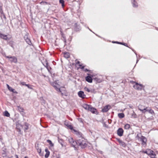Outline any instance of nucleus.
Returning a JSON list of instances; mask_svg holds the SVG:
<instances>
[{"instance_id":"nucleus-7","label":"nucleus","mask_w":158,"mask_h":158,"mask_svg":"<svg viewBox=\"0 0 158 158\" xmlns=\"http://www.w3.org/2000/svg\"><path fill=\"white\" fill-rule=\"evenodd\" d=\"M79 96L82 98H84L85 97V95L84 94V92L82 91H80L78 93Z\"/></svg>"},{"instance_id":"nucleus-15","label":"nucleus","mask_w":158,"mask_h":158,"mask_svg":"<svg viewBox=\"0 0 158 158\" xmlns=\"http://www.w3.org/2000/svg\"><path fill=\"white\" fill-rule=\"evenodd\" d=\"M118 141L119 143L123 147H125L126 146V144L125 143L123 142L122 140L119 139L118 140Z\"/></svg>"},{"instance_id":"nucleus-1","label":"nucleus","mask_w":158,"mask_h":158,"mask_svg":"<svg viewBox=\"0 0 158 158\" xmlns=\"http://www.w3.org/2000/svg\"><path fill=\"white\" fill-rule=\"evenodd\" d=\"M78 146H80L82 148H85L87 145L85 139L82 137L77 140Z\"/></svg>"},{"instance_id":"nucleus-54","label":"nucleus","mask_w":158,"mask_h":158,"mask_svg":"<svg viewBox=\"0 0 158 158\" xmlns=\"http://www.w3.org/2000/svg\"><path fill=\"white\" fill-rule=\"evenodd\" d=\"M138 61V60H137L136 63H137V62Z\"/></svg>"},{"instance_id":"nucleus-48","label":"nucleus","mask_w":158,"mask_h":158,"mask_svg":"<svg viewBox=\"0 0 158 158\" xmlns=\"http://www.w3.org/2000/svg\"><path fill=\"white\" fill-rule=\"evenodd\" d=\"M11 46L12 47V48H14V46L13 45V44H12V45H11Z\"/></svg>"},{"instance_id":"nucleus-22","label":"nucleus","mask_w":158,"mask_h":158,"mask_svg":"<svg viewBox=\"0 0 158 158\" xmlns=\"http://www.w3.org/2000/svg\"><path fill=\"white\" fill-rule=\"evenodd\" d=\"M68 141H69V142L72 145V144H73V142L74 141V140H73V138H70L68 139Z\"/></svg>"},{"instance_id":"nucleus-3","label":"nucleus","mask_w":158,"mask_h":158,"mask_svg":"<svg viewBox=\"0 0 158 158\" xmlns=\"http://www.w3.org/2000/svg\"><path fill=\"white\" fill-rule=\"evenodd\" d=\"M16 126L17 131L19 133V134H21L22 133H21V128H22V126L18 122H17L16 123Z\"/></svg>"},{"instance_id":"nucleus-16","label":"nucleus","mask_w":158,"mask_h":158,"mask_svg":"<svg viewBox=\"0 0 158 158\" xmlns=\"http://www.w3.org/2000/svg\"><path fill=\"white\" fill-rule=\"evenodd\" d=\"M36 148L38 152L39 153L40 156H43V154L41 153V148H39L38 145L37 146H36Z\"/></svg>"},{"instance_id":"nucleus-38","label":"nucleus","mask_w":158,"mask_h":158,"mask_svg":"<svg viewBox=\"0 0 158 158\" xmlns=\"http://www.w3.org/2000/svg\"><path fill=\"white\" fill-rule=\"evenodd\" d=\"M25 85L27 87L30 89H32V88L31 85H29L28 84H25Z\"/></svg>"},{"instance_id":"nucleus-9","label":"nucleus","mask_w":158,"mask_h":158,"mask_svg":"<svg viewBox=\"0 0 158 158\" xmlns=\"http://www.w3.org/2000/svg\"><path fill=\"white\" fill-rule=\"evenodd\" d=\"M82 106V107L84 109H94V108L92 107L91 105H89L86 104H83Z\"/></svg>"},{"instance_id":"nucleus-30","label":"nucleus","mask_w":158,"mask_h":158,"mask_svg":"<svg viewBox=\"0 0 158 158\" xmlns=\"http://www.w3.org/2000/svg\"><path fill=\"white\" fill-rule=\"evenodd\" d=\"M4 115L6 117H9L10 114L7 111H6L4 112Z\"/></svg>"},{"instance_id":"nucleus-32","label":"nucleus","mask_w":158,"mask_h":158,"mask_svg":"<svg viewBox=\"0 0 158 158\" xmlns=\"http://www.w3.org/2000/svg\"><path fill=\"white\" fill-rule=\"evenodd\" d=\"M131 117L133 118H136L137 117V115L134 112H133V113L132 114Z\"/></svg>"},{"instance_id":"nucleus-25","label":"nucleus","mask_w":158,"mask_h":158,"mask_svg":"<svg viewBox=\"0 0 158 158\" xmlns=\"http://www.w3.org/2000/svg\"><path fill=\"white\" fill-rule=\"evenodd\" d=\"M130 127V125L128 124H126L124 127V129H129Z\"/></svg>"},{"instance_id":"nucleus-43","label":"nucleus","mask_w":158,"mask_h":158,"mask_svg":"<svg viewBox=\"0 0 158 158\" xmlns=\"http://www.w3.org/2000/svg\"><path fill=\"white\" fill-rule=\"evenodd\" d=\"M6 85L7 86L8 89L9 90H10V86H9V85L8 84H7Z\"/></svg>"},{"instance_id":"nucleus-37","label":"nucleus","mask_w":158,"mask_h":158,"mask_svg":"<svg viewBox=\"0 0 158 158\" xmlns=\"http://www.w3.org/2000/svg\"><path fill=\"white\" fill-rule=\"evenodd\" d=\"M56 84H54L53 83L52 85L55 88V89L57 90H59V91H60V89L59 88H57V86L55 85H56Z\"/></svg>"},{"instance_id":"nucleus-21","label":"nucleus","mask_w":158,"mask_h":158,"mask_svg":"<svg viewBox=\"0 0 158 158\" xmlns=\"http://www.w3.org/2000/svg\"><path fill=\"white\" fill-rule=\"evenodd\" d=\"M118 116L120 118H122L124 117V114L123 113H119L118 114Z\"/></svg>"},{"instance_id":"nucleus-36","label":"nucleus","mask_w":158,"mask_h":158,"mask_svg":"<svg viewBox=\"0 0 158 158\" xmlns=\"http://www.w3.org/2000/svg\"><path fill=\"white\" fill-rule=\"evenodd\" d=\"M10 91L12 92L13 93L16 94L17 93L16 91L14 89H12L10 88Z\"/></svg>"},{"instance_id":"nucleus-50","label":"nucleus","mask_w":158,"mask_h":158,"mask_svg":"<svg viewBox=\"0 0 158 158\" xmlns=\"http://www.w3.org/2000/svg\"><path fill=\"white\" fill-rule=\"evenodd\" d=\"M24 158H28L27 157V156H25L24 157Z\"/></svg>"},{"instance_id":"nucleus-12","label":"nucleus","mask_w":158,"mask_h":158,"mask_svg":"<svg viewBox=\"0 0 158 158\" xmlns=\"http://www.w3.org/2000/svg\"><path fill=\"white\" fill-rule=\"evenodd\" d=\"M30 124L26 123H24V130L25 132H26V130L28 129Z\"/></svg>"},{"instance_id":"nucleus-27","label":"nucleus","mask_w":158,"mask_h":158,"mask_svg":"<svg viewBox=\"0 0 158 158\" xmlns=\"http://www.w3.org/2000/svg\"><path fill=\"white\" fill-rule=\"evenodd\" d=\"M47 142L50 145L51 147H53L54 146V144L52 143V142L51 140H47Z\"/></svg>"},{"instance_id":"nucleus-40","label":"nucleus","mask_w":158,"mask_h":158,"mask_svg":"<svg viewBox=\"0 0 158 158\" xmlns=\"http://www.w3.org/2000/svg\"><path fill=\"white\" fill-rule=\"evenodd\" d=\"M114 43H118L119 44H122L124 45H125V46H126V44L125 43H120V42H114Z\"/></svg>"},{"instance_id":"nucleus-10","label":"nucleus","mask_w":158,"mask_h":158,"mask_svg":"<svg viewBox=\"0 0 158 158\" xmlns=\"http://www.w3.org/2000/svg\"><path fill=\"white\" fill-rule=\"evenodd\" d=\"M88 111H90L93 114H98L97 109H87Z\"/></svg>"},{"instance_id":"nucleus-11","label":"nucleus","mask_w":158,"mask_h":158,"mask_svg":"<svg viewBox=\"0 0 158 158\" xmlns=\"http://www.w3.org/2000/svg\"><path fill=\"white\" fill-rule=\"evenodd\" d=\"M58 139L59 143L61 145L62 147H63L64 146V140L61 138L59 137H58Z\"/></svg>"},{"instance_id":"nucleus-26","label":"nucleus","mask_w":158,"mask_h":158,"mask_svg":"<svg viewBox=\"0 0 158 158\" xmlns=\"http://www.w3.org/2000/svg\"><path fill=\"white\" fill-rule=\"evenodd\" d=\"M132 4L133 7H136L137 6V3L135 2V0H133V1H132Z\"/></svg>"},{"instance_id":"nucleus-18","label":"nucleus","mask_w":158,"mask_h":158,"mask_svg":"<svg viewBox=\"0 0 158 158\" xmlns=\"http://www.w3.org/2000/svg\"><path fill=\"white\" fill-rule=\"evenodd\" d=\"M0 37L2 38L3 39L5 40H6L7 39V37L6 35L3 34L1 33L0 32Z\"/></svg>"},{"instance_id":"nucleus-14","label":"nucleus","mask_w":158,"mask_h":158,"mask_svg":"<svg viewBox=\"0 0 158 158\" xmlns=\"http://www.w3.org/2000/svg\"><path fill=\"white\" fill-rule=\"evenodd\" d=\"M45 151L46 152V153L45 154V158H48L49 156L50 152L47 148L45 149Z\"/></svg>"},{"instance_id":"nucleus-42","label":"nucleus","mask_w":158,"mask_h":158,"mask_svg":"<svg viewBox=\"0 0 158 158\" xmlns=\"http://www.w3.org/2000/svg\"><path fill=\"white\" fill-rule=\"evenodd\" d=\"M143 152L144 153H146L148 154V151H143Z\"/></svg>"},{"instance_id":"nucleus-45","label":"nucleus","mask_w":158,"mask_h":158,"mask_svg":"<svg viewBox=\"0 0 158 158\" xmlns=\"http://www.w3.org/2000/svg\"><path fill=\"white\" fill-rule=\"evenodd\" d=\"M27 38H28L27 37V36H25L24 37V38L25 39H25H26Z\"/></svg>"},{"instance_id":"nucleus-49","label":"nucleus","mask_w":158,"mask_h":158,"mask_svg":"<svg viewBox=\"0 0 158 158\" xmlns=\"http://www.w3.org/2000/svg\"><path fill=\"white\" fill-rule=\"evenodd\" d=\"M88 71V70L87 69H85V71Z\"/></svg>"},{"instance_id":"nucleus-23","label":"nucleus","mask_w":158,"mask_h":158,"mask_svg":"<svg viewBox=\"0 0 158 158\" xmlns=\"http://www.w3.org/2000/svg\"><path fill=\"white\" fill-rule=\"evenodd\" d=\"M154 152L152 150H149L148 151V153L147 155L150 156L152 154V153H153Z\"/></svg>"},{"instance_id":"nucleus-29","label":"nucleus","mask_w":158,"mask_h":158,"mask_svg":"<svg viewBox=\"0 0 158 158\" xmlns=\"http://www.w3.org/2000/svg\"><path fill=\"white\" fill-rule=\"evenodd\" d=\"M59 2L61 4L62 7H64V1L63 0H60Z\"/></svg>"},{"instance_id":"nucleus-47","label":"nucleus","mask_w":158,"mask_h":158,"mask_svg":"<svg viewBox=\"0 0 158 158\" xmlns=\"http://www.w3.org/2000/svg\"><path fill=\"white\" fill-rule=\"evenodd\" d=\"M15 156H16V158H19L18 156L17 155H15Z\"/></svg>"},{"instance_id":"nucleus-6","label":"nucleus","mask_w":158,"mask_h":158,"mask_svg":"<svg viewBox=\"0 0 158 158\" xmlns=\"http://www.w3.org/2000/svg\"><path fill=\"white\" fill-rule=\"evenodd\" d=\"M139 110L141 111L142 113H145L146 112H149L151 114L154 113V111L152 109H150L148 110H147V109H139Z\"/></svg>"},{"instance_id":"nucleus-24","label":"nucleus","mask_w":158,"mask_h":158,"mask_svg":"<svg viewBox=\"0 0 158 158\" xmlns=\"http://www.w3.org/2000/svg\"><path fill=\"white\" fill-rule=\"evenodd\" d=\"M64 56L66 58H68L69 57V53H64Z\"/></svg>"},{"instance_id":"nucleus-33","label":"nucleus","mask_w":158,"mask_h":158,"mask_svg":"<svg viewBox=\"0 0 158 158\" xmlns=\"http://www.w3.org/2000/svg\"><path fill=\"white\" fill-rule=\"evenodd\" d=\"M67 126L68 127V128H69V129H71V130H72L73 131V129H73V127L71 125H67Z\"/></svg>"},{"instance_id":"nucleus-20","label":"nucleus","mask_w":158,"mask_h":158,"mask_svg":"<svg viewBox=\"0 0 158 158\" xmlns=\"http://www.w3.org/2000/svg\"><path fill=\"white\" fill-rule=\"evenodd\" d=\"M20 114L23 116L25 115L24 109H18Z\"/></svg>"},{"instance_id":"nucleus-13","label":"nucleus","mask_w":158,"mask_h":158,"mask_svg":"<svg viewBox=\"0 0 158 158\" xmlns=\"http://www.w3.org/2000/svg\"><path fill=\"white\" fill-rule=\"evenodd\" d=\"M85 80L87 82L91 83L92 82V79L91 77L89 76L86 77L85 78Z\"/></svg>"},{"instance_id":"nucleus-35","label":"nucleus","mask_w":158,"mask_h":158,"mask_svg":"<svg viewBox=\"0 0 158 158\" xmlns=\"http://www.w3.org/2000/svg\"><path fill=\"white\" fill-rule=\"evenodd\" d=\"M84 89L85 91H87L88 92H92V91L91 90H90L89 89H88L87 87H85L84 88Z\"/></svg>"},{"instance_id":"nucleus-2","label":"nucleus","mask_w":158,"mask_h":158,"mask_svg":"<svg viewBox=\"0 0 158 158\" xmlns=\"http://www.w3.org/2000/svg\"><path fill=\"white\" fill-rule=\"evenodd\" d=\"M143 86L142 85L139 84L137 83H136L135 84L133 85L134 88L138 90L142 89Z\"/></svg>"},{"instance_id":"nucleus-46","label":"nucleus","mask_w":158,"mask_h":158,"mask_svg":"<svg viewBox=\"0 0 158 158\" xmlns=\"http://www.w3.org/2000/svg\"><path fill=\"white\" fill-rule=\"evenodd\" d=\"M76 63L77 64H79L80 63V62L79 61H77V62H76Z\"/></svg>"},{"instance_id":"nucleus-44","label":"nucleus","mask_w":158,"mask_h":158,"mask_svg":"<svg viewBox=\"0 0 158 158\" xmlns=\"http://www.w3.org/2000/svg\"><path fill=\"white\" fill-rule=\"evenodd\" d=\"M21 84H22V85H25V82H22L21 83Z\"/></svg>"},{"instance_id":"nucleus-19","label":"nucleus","mask_w":158,"mask_h":158,"mask_svg":"<svg viewBox=\"0 0 158 158\" xmlns=\"http://www.w3.org/2000/svg\"><path fill=\"white\" fill-rule=\"evenodd\" d=\"M72 145L73 147L75 148H77V147H76V146H78V143H77V141H74L73 142V144H72Z\"/></svg>"},{"instance_id":"nucleus-41","label":"nucleus","mask_w":158,"mask_h":158,"mask_svg":"<svg viewBox=\"0 0 158 158\" xmlns=\"http://www.w3.org/2000/svg\"><path fill=\"white\" fill-rule=\"evenodd\" d=\"M78 120L79 122H81V123H83V120L81 118H78Z\"/></svg>"},{"instance_id":"nucleus-52","label":"nucleus","mask_w":158,"mask_h":158,"mask_svg":"<svg viewBox=\"0 0 158 158\" xmlns=\"http://www.w3.org/2000/svg\"><path fill=\"white\" fill-rule=\"evenodd\" d=\"M7 58H10L9 56H7Z\"/></svg>"},{"instance_id":"nucleus-8","label":"nucleus","mask_w":158,"mask_h":158,"mask_svg":"<svg viewBox=\"0 0 158 158\" xmlns=\"http://www.w3.org/2000/svg\"><path fill=\"white\" fill-rule=\"evenodd\" d=\"M140 140L142 142V144L143 145L146 144L147 139L145 137L143 136H142L141 138H140Z\"/></svg>"},{"instance_id":"nucleus-4","label":"nucleus","mask_w":158,"mask_h":158,"mask_svg":"<svg viewBox=\"0 0 158 158\" xmlns=\"http://www.w3.org/2000/svg\"><path fill=\"white\" fill-rule=\"evenodd\" d=\"M73 133L80 138L82 137V133L76 130L75 129H73Z\"/></svg>"},{"instance_id":"nucleus-5","label":"nucleus","mask_w":158,"mask_h":158,"mask_svg":"<svg viewBox=\"0 0 158 158\" xmlns=\"http://www.w3.org/2000/svg\"><path fill=\"white\" fill-rule=\"evenodd\" d=\"M123 129L122 128H119L117 131V135L119 136H121L123 135Z\"/></svg>"},{"instance_id":"nucleus-51","label":"nucleus","mask_w":158,"mask_h":158,"mask_svg":"<svg viewBox=\"0 0 158 158\" xmlns=\"http://www.w3.org/2000/svg\"><path fill=\"white\" fill-rule=\"evenodd\" d=\"M64 42L66 43V40L65 39H64Z\"/></svg>"},{"instance_id":"nucleus-53","label":"nucleus","mask_w":158,"mask_h":158,"mask_svg":"<svg viewBox=\"0 0 158 158\" xmlns=\"http://www.w3.org/2000/svg\"><path fill=\"white\" fill-rule=\"evenodd\" d=\"M129 107H130V108H131V107L130 106H129Z\"/></svg>"},{"instance_id":"nucleus-31","label":"nucleus","mask_w":158,"mask_h":158,"mask_svg":"<svg viewBox=\"0 0 158 158\" xmlns=\"http://www.w3.org/2000/svg\"><path fill=\"white\" fill-rule=\"evenodd\" d=\"M112 108V107L109 105H107L105 106L104 109H110Z\"/></svg>"},{"instance_id":"nucleus-39","label":"nucleus","mask_w":158,"mask_h":158,"mask_svg":"<svg viewBox=\"0 0 158 158\" xmlns=\"http://www.w3.org/2000/svg\"><path fill=\"white\" fill-rule=\"evenodd\" d=\"M109 109H102V111L103 112H107Z\"/></svg>"},{"instance_id":"nucleus-34","label":"nucleus","mask_w":158,"mask_h":158,"mask_svg":"<svg viewBox=\"0 0 158 158\" xmlns=\"http://www.w3.org/2000/svg\"><path fill=\"white\" fill-rule=\"evenodd\" d=\"M156 155L154 152L153 153H152V154L150 156V157L151 158H156Z\"/></svg>"},{"instance_id":"nucleus-17","label":"nucleus","mask_w":158,"mask_h":158,"mask_svg":"<svg viewBox=\"0 0 158 158\" xmlns=\"http://www.w3.org/2000/svg\"><path fill=\"white\" fill-rule=\"evenodd\" d=\"M10 61L14 63L17 62V59L15 57H10Z\"/></svg>"},{"instance_id":"nucleus-28","label":"nucleus","mask_w":158,"mask_h":158,"mask_svg":"<svg viewBox=\"0 0 158 158\" xmlns=\"http://www.w3.org/2000/svg\"><path fill=\"white\" fill-rule=\"evenodd\" d=\"M25 40L27 42V43L29 44V45H31V42L30 40L28 38H27L26 39H25Z\"/></svg>"}]
</instances>
